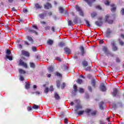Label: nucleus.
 Returning <instances> with one entry per match:
<instances>
[{"instance_id": "1", "label": "nucleus", "mask_w": 124, "mask_h": 124, "mask_svg": "<svg viewBox=\"0 0 124 124\" xmlns=\"http://www.w3.org/2000/svg\"><path fill=\"white\" fill-rule=\"evenodd\" d=\"M112 19V16L107 15L106 16L105 21L108 24H113V20Z\"/></svg>"}, {"instance_id": "2", "label": "nucleus", "mask_w": 124, "mask_h": 124, "mask_svg": "<svg viewBox=\"0 0 124 124\" xmlns=\"http://www.w3.org/2000/svg\"><path fill=\"white\" fill-rule=\"evenodd\" d=\"M76 9L77 11L78 12L79 15H80V16H82V17H84V12H83V11L82 10V9H81L80 7L77 6L76 7Z\"/></svg>"}, {"instance_id": "3", "label": "nucleus", "mask_w": 124, "mask_h": 124, "mask_svg": "<svg viewBox=\"0 0 124 124\" xmlns=\"http://www.w3.org/2000/svg\"><path fill=\"white\" fill-rule=\"evenodd\" d=\"M18 65L23 66L25 68H28V64H27V63L24 62L22 59L19 60Z\"/></svg>"}, {"instance_id": "4", "label": "nucleus", "mask_w": 124, "mask_h": 124, "mask_svg": "<svg viewBox=\"0 0 124 124\" xmlns=\"http://www.w3.org/2000/svg\"><path fill=\"white\" fill-rule=\"evenodd\" d=\"M52 4L49 2H46L44 5V8H45V9H50V8H52Z\"/></svg>"}, {"instance_id": "5", "label": "nucleus", "mask_w": 124, "mask_h": 124, "mask_svg": "<svg viewBox=\"0 0 124 124\" xmlns=\"http://www.w3.org/2000/svg\"><path fill=\"white\" fill-rule=\"evenodd\" d=\"M63 50L64 53H65V54H66L67 55H69V54L71 53V50H70V49H69V48L67 47H64Z\"/></svg>"}, {"instance_id": "6", "label": "nucleus", "mask_w": 124, "mask_h": 124, "mask_svg": "<svg viewBox=\"0 0 124 124\" xmlns=\"http://www.w3.org/2000/svg\"><path fill=\"white\" fill-rule=\"evenodd\" d=\"M100 89L102 91V92H106V87L104 83H102L100 86Z\"/></svg>"}, {"instance_id": "7", "label": "nucleus", "mask_w": 124, "mask_h": 124, "mask_svg": "<svg viewBox=\"0 0 124 124\" xmlns=\"http://www.w3.org/2000/svg\"><path fill=\"white\" fill-rule=\"evenodd\" d=\"M21 54L23 56H25V57H30V53L24 50H22L21 51Z\"/></svg>"}, {"instance_id": "8", "label": "nucleus", "mask_w": 124, "mask_h": 124, "mask_svg": "<svg viewBox=\"0 0 124 124\" xmlns=\"http://www.w3.org/2000/svg\"><path fill=\"white\" fill-rule=\"evenodd\" d=\"M110 7L111 8V11L112 12H115L116 11V10L117 9V7L116 6V5L114 4H110Z\"/></svg>"}, {"instance_id": "9", "label": "nucleus", "mask_w": 124, "mask_h": 124, "mask_svg": "<svg viewBox=\"0 0 124 124\" xmlns=\"http://www.w3.org/2000/svg\"><path fill=\"white\" fill-rule=\"evenodd\" d=\"M100 20L99 21H96L95 22V25H96V26H98V27H101V26H102V18H100Z\"/></svg>"}, {"instance_id": "10", "label": "nucleus", "mask_w": 124, "mask_h": 124, "mask_svg": "<svg viewBox=\"0 0 124 124\" xmlns=\"http://www.w3.org/2000/svg\"><path fill=\"white\" fill-rule=\"evenodd\" d=\"M84 1H86V2H87L88 4L90 5V6H92L93 2H94L95 0H84Z\"/></svg>"}, {"instance_id": "11", "label": "nucleus", "mask_w": 124, "mask_h": 124, "mask_svg": "<svg viewBox=\"0 0 124 124\" xmlns=\"http://www.w3.org/2000/svg\"><path fill=\"white\" fill-rule=\"evenodd\" d=\"M34 8H35V9H41V8H42V5L38 3H35Z\"/></svg>"}, {"instance_id": "12", "label": "nucleus", "mask_w": 124, "mask_h": 124, "mask_svg": "<svg viewBox=\"0 0 124 124\" xmlns=\"http://www.w3.org/2000/svg\"><path fill=\"white\" fill-rule=\"evenodd\" d=\"M74 91H72V93L74 94H76V93L77 92V85L76 84H75L73 86Z\"/></svg>"}, {"instance_id": "13", "label": "nucleus", "mask_w": 124, "mask_h": 124, "mask_svg": "<svg viewBox=\"0 0 124 124\" xmlns=\"http://www.w3.org/2000/svg\"><path fill=\"white\" fill-rule=\"evenodd\" d=\"M84 112L88 115V116H90V114L92 113V109L87 108L86 109Z\"/></svg>"}, {"instance_id": "14", "label": "nucleus", "mask_w": 124, "mask_h": 124, "mask_svg": "<svg viewBox=\"0 0 124 124\" xmlns=\"http://www.w3.org/2000/svg\"><path fill=\"white\" fill-rule=\"evenodd\" d=\"M103 51L104 52V53H105V54H109V51L106 46L103 47Z\"/></svg>"}, {"instance_id": "15", "label": "nucleus", "mask_w": 124, "mask_h": 124, "mask_svg": "<svg viewBox=\"0 0 124 124\" xmlns=\"http://www.w3.org/2000/svg\"><path fill=\"white\" fill-rule=\"evenodd\" d=\"M54 98L56 100H59V99H60L61 98L60 97V95H59V94H58V93H54Z\"/></svg>"}, {"instance_id": "16", "label": "nucleus", "mask_w": 124, "mask_h": 124, "mask_svg": "<svg viewBox=\"0 0 124 124\" xmlns=\"http://www.w3.org/2000/svg\"><path fill=\"white\" fill-rule=\"evenodd\" d=\"M63 72H66L68 71V67L66 65H64L63 66Z\"/></svg>"}, {"instance_id": "17", "label": "nucleus", "mask_w": 124, "mask_h": 124, "mask_svg": "<svg viewBox=\"0 0 124 124\" xmlns=\"http://www.w3.org/2000/svg\"><path fill=\"white\" fill-rule=\"evenodd\" d=\"M117 93H118V90L117 88H114L113 92L112 93V95L113 96H116V95H117Z\"/></svg>"}, {"instance_id": "18", "label": "nucleus", "mask_w": 124, "mask_h": 124, "mask_svg": "<svg viewBox=\"0 0 124 124\" xmlns=\"http://www.w3.org/2000/svg\"><path fill=\"white\" fill-rule=\"evenodd\" d=\"M82 65H83V67H86L88 66V65H89V63H88V62H87L86 61H83L82 62Z\"/></svg>"}, {"instance_id": "19", "label": "nucleus", "mask_w": 124, "mask_h": 124, "mask_svg": "<svg viewBox=\"0 0 124 124\" xmlns=\"http://www.w3.org/2000/svg\"><path fill=\"white\" fill-rule=\"evenodd\" d=\"M49 73H51L54 71V67L53 66H49L47 68Z\"/></svg>"}, {"instance_id": "20", "label": "nucleus", "mask_w": 124, "mask_h": 124, "mask_svg": "<svg viewBox=\"0 0 124 124\" xmlns=\"http://www.w3.org/2000/svg\"><path fill=\"white\" fill-rule=\"evenodd\" d=\"M27 38L28 40H29V41H30V42H31V43H33V39L30 36H27Z\"/></svg>"}, {"instance_id": "21", "label": "nucleus", "mask_w": 124, "mask_h": 124, "mask_svg": "<svg viewBox=\"0 0 124 124\" xmlns=\"http://www.w3.org/2000/svg\"><path fill=\"white\" fill-rule=\"evenodd\" d=\"M84 112H85V111L80 110V111H77L76 113H77V114H78V116H82V115H83Z\"/></svg>"}, {"instance_id": "22", "label": "nucleus", "mask_w": 124, "mask_h": 124, "mask_svg": "<svg viewBox=\"0 0 124 124\" xmlns=\"http://www.w3.org/2000/svg\"><path fill=\"white\" fill-rule=\"evenodd\" d=\"M80 50L81 52V55L84 56V54H85V50H84V47L80 46Z\"/></svg>"}, {"instance_id": "23", "label": "nucleus", "mask_w": 124, "mask_h": 124, "mask_svg": "<svg viewBox=\"0 0 124 124\" xmlns=\"http://www.w3.org/2000/svg\"><path fill=\"white\" fill-rule=\"evenodd\" d=\"M29 32H32V33H35L36 35H37V34H38V33L36 31L32 29H29Z\"/></svg>"}, {"instance_id": "24", "label": "nucleus", "mask_w": 124, "mask_h": 124, "mask_svg": "<svg viewBox=\"0 0 124 124\" xmlns=\"http://www.w3.org/2000/svg\"><path fill=\"white\" fill-rule=\"evenodd\" d=\"M32 108H33V109H34L35 110H37V109H40V106L34 104Z\"/></svg>"}, {"instance_id": "25", "label": "nucleus", "mask_w": 124, "mask_h": 124, "mask_svg": "<svg viewBox=\"0 0 124 124\" xmlns=\"http://www.w3.org/2000/svg\"><path fill=\"white\" fill-rule=\"evenodd\" d=\"M30 87H31V84H30V82H26L25 89L28 90L30 89Z\"/></svg>"}, {"instance_id": "26", "label": "nucleus", "mask_w": 124, "mask_h": 124, "mask_svg": "<svg viewBox=\"0 0 124 124\" xmlns=\"http://www.w3.org/2000/svg\"><path fill=\"white\" fill-rule=\"evenodd\" d=\"M18 71H19L20 74H26V71H25L22 69H19Z\"/></svg>"}, {"instance_id": "27", "label": "nucleus", "mask_w": 124, "mask_h": 124, "mask_svg": "<svg viewBox=\"0 0 124 124\" xmlns=\"http://www.w3.org/2000/svg\"><path fill=\"white\" fill-rule=\"evenodd\" d=\"M103 104H104L103 102H101L99 104V108L101 110H103Z\"/></svg>"}, {"instance_id": "28", "label": "nucleus", "mask_w": 124, "mask_h": 124, "mask_svg": "<svg viewBox=\"0 0 124 124\" xmlns=\"http://www.w3.org/2000/svg\"><path fill=\"white\" fill-rule=\"evenodd\" d=\"M53 43H54V41L52 40H49L47 41V44L48 45H52Z\"/></svg>"}, {"instance_id": "29", "label": "nucleus", "mask_w": 124, "mask_h": 124, "mask_svg": "<svg viewBox=\"0 0 124 124\" xmlns=\"http://www.w3.org/2000/svg\"><path fill=\"white\" fill-rule=\"evenodd\" d=\"M77 109H76V111L77 112V110H79V109H82V106L80 105H78L76 107Z\"/></svg>"}, {"instance_id": "30", "label": "nucleus", "mask_w": 124, "mask_h": 124, "mask_svg": "<svg viewBox=\"0 0 124 124\" xmlns=\"http://www.w3.org/2000/svg\"><path fill=\"white\" fill-rule=\"evenodd\" d=\"M10 54H11V51L9 49H7L6 56H10Z\"/></svg>"}, {"instance_id": "31", "label": "nucleus", "mask_w": 124, "mask_h": 124, "mask_svg": "<svg viewBox=\"0 0 124 124\" xmlns=\"http://www.w3.org/2000/svg\"><path fill=\"white\" fill-rule=\"evenodd\" d=\"M30 67L32 68H34L35 67V65L34 64V63L33 62H30Z\"/></svg>"}, {"instance_id": "32", "label": "nucleus", "mask_w": 124, "mask_h": 124, "mask_svg": "<svg viewBox=\"0 0 124 124\" xmlns=\"http://www.w3.org/2000/svg\"><path fill=\"white\" fill-rule=\"evenodd\" d=\"M56 84L57 87L60 88V87H61V81H60V80H57L56 81Z\"/></svg>"}, {"instance_id": "33", "label": "nucleus", "mask_w": 124, "mask_h": 124, "mask_svg": "<svg viewBox=\"0 0 124 124\" xmlns=\"http://www.w3.org/2000/svg\"><path fill=\"white\" fill-rule=\"evenodd\" d=\"M91 84L93 87H95V80H92Z\"/></svg>"}, {"instance_id": "34", "label": "nucleus", "mask_w": 124, "mask_h": 124, "mask_svg": "<svg viewBox=\"0 0 124 124\" xmlns=\"http://www.w3.org/2000/svg\"><path fill=\"white\" fill-rule=\"evenodd\" d=\"M39 16L40 19H44V18L45 17V16H44V15H43L42 14L39 15Z\"/></svg>"}, {"instance_id": "35", "label": "nucleus", "mask_w": 124, "mask_h": 124, "mask_svg": "<svg viewBox=\"0 0 124 124\" xmlns=\"http://www.w3.org/2000/svg\"><path fill=\"white\" fill-rule=\"evenodd\" d=\"M113 51H118V47L116 46H112Z\"/></svg>"}, {"instance_id": "36", "label": "nucleus", "mask_w": 124, "mask_h": 124, "mask_svg": "<svg viewBox=\"0 0 124 124\" xmlns=\"http://www.w3.org/2000/svg\"><path fill=\"white\" fill-rule=\"evenodd\" d=\"M5 57H6V59H8V60H9V61H12V60H13V59L12 58V56H9L6 55Z\"/></svg>"}, {"instance_id": "37", "label": "nucleus", "mask_w": 124, "mask_h": 124, "mask_svg": "<svg viewBox=\"0 0 124 124\" xmlns=\"http://www.w3.org/2000/svg\"><path fill=\"white\" fill-rule=\"evenodd\" d=\"M55 75L57 76L58 77H62V75L60 73L56 72L55 73Z\"/></svg>"}, {"instance_id": "38", "label": "nucleus", "mask_w": 124, "mask_h": 124, "mask_svg": "<svg viewBox=\"0 0 124 124\" xmlns=\"http://www.w3.org/2000/svg\"><path fill=\"white\" fill-rule=\"evenodd\" d=\"M68 26H72L73 25V22L71 20L68 21Z\"/></svg>"}, {"instance_id": "39", "label": "nucleus", "mask_w": 124, "mask_h": 124, "mask_svg": "<svg viewBox=\"0 0 124 124\" xmlns=\"http://www.w3.org/2000/svg\"><path fill=\"white\" fill-rule=\"evenodd\" d=\"M85 21L86 23V25L87 27H91V25L90 24V22L88 21L87 19H85Z\"/></svg>"}, {"instance_id": "40", "label": "nucleus", "mask_w": 124, "mask_h": 124, "mask_svg": "<svg viewBox=\"0 0 124 124\" xmlns=\"http://www.w3.org/2000/svg\"><path fill=\"white\" fill-rule=\"evenodd\" d=\"M111 32H112V31H111V30L110 29H108L107 36H108V35H109V34H110V33H111Z\"/></svg>"}, {"instance_id": "41", "label": "nucleus", "mask_w": 124, "mask_h": 124, "mask_svg": "<svg viewBox=\"0 0 124 124\" xmlns=\"http://www.w3.org/2000/svg\"><path fill=\"white\" fill-rule=\"evenodd\" d=\"M51 27H50V26H46V27H45V31H49V30H50Z\"/></svg>"}, {"instance_id": "42", "label": "nucleus", "mask_w": 124, "mask_h": 124, "mask_svg": "<svg viewBox=\"0 0 124 124\" xmlns=\"http://www.w3.org/2000/svg\"><path fill=\"white\" fill-rule=\"evenodd\" d=\"M27 110L29 111H31V110H32V108L31 107V106H30L27 107Z\"/></svg>"}, {"instance_id": "43", "label": "nucleus", "mask_w": 124, "mask_h": 124, "mask_svg": "<svg viewBox=\"0 0 124 124\" xmlns=\"http://www.w3.org/2000/svg\"><path fill=\"white\" fill-rule=\"evenodd\" d=\"M111 44L112 46H116V42L115 41H111Z\"/></svg>"}, {"instance_id": "44", "label": "nucleus", "mask_w": 124, "mask_h": 124, "mask_svg": "<svg viewBox=\"0 0 124 124\" xmlns=\"http://www.w3.org/2000/svg\"><path fill=\"white\" fill-rule=\"evenodd\" d=\"M96 15L97 14L96 13H93L92 14H91V16L92 17V18H94V17H95Z\"/></svg>"}, {"instance_id": "45", "label": "nucleus", "mask_w": 124, "mask_h": 124, "mask_svg": "<svg viewBox=\"0 0 124 124\" xmlns=\"http://www.w3.org/2000/svg\"><path fill=\"white\" fill-rule=\"evenodd\" d=\"M119 41V43L121 46H123L124 43L123 42V41L121 40L120 39L118 40Z\"/></svg>"}, {"instance_id": "46", "label": "nucleus", "mask_w": 124, "mask_h": 124, "mask_svg": "<svg viewBox=\"0 0 124 124\" xmlns=\"http://www.w3.org/2000/svg\"><path fill=\"white\" fill-rule=\"evenodd\" d=\"M64 124H68V119H67V118H65L64 119Z\"/></svg>"}, {"instance_id": "47", "label": "nucleus", "mask_w": 124, "mask_h": 124, "mask_svg": "<svg viewBox=\"0 0 124 124\" xmlns=\"http://www.w3.org/2000/svg\"><path fill=\"white\" fill-rule=\"evenodd\" d=\"M105 5L108 6L110 4V3L109 2V1L108 0H107L105 2Z\"/></svg>"}, {"instance_id": "48", "label": "nucleus", "mask_w": 124, "mask_h": 124, "mask_svg": "<svg viewBox=\"0 0 124 124\" xmlns=\"http://www.w3.org/2000/svg\"><path fill=\"white\" fill-rule=\"evenodd\" d=\"M84 69L85 70H86V71H88L89 70H91V66H88L87 67H84Z\"/></svg>"}, {"instance_id": "49", "label": "nucleus", "mask_w": 124, "mask_h": 124, "mask_svg": "<svg viewBox=\"0 0 124 124\" xmlns=\"http://www.w3.org/2000/svg\"><path fill=\"white\" fill-rule=\"evenodd\" d=\"M91 115H92V116H95V115H96V111L94 110L92 112Z\"/></svg>"}, {"instance_id": "50", "label": "nucleus", "mask_w": 124, "mask_h": 124, "mask_svg": "<svg viewBox=\"0 0 124 124\" xmlns=\"http://www.w3.org/2000/svg\"><path fill=\"white\" fill-rule=\"evenodd\" d=\"M77 83H78V84H82V82H83V81L82 80V79H78L77 81Z\"/></svg>"}, {"instance_id": "51", "label": "nucleus", "mask_w": 124, "mask_h": 124, "mask_svg": "<svg viewBox=\"0 0 124 124\" xmlns=\"http://www.w3.org/2000/svg\"><path fill=\"white\" fill-rule=\"evenodd\" d=\"M79 92L80 93H84V89L83 88H79Z\"/></svg>"}, {"instance_id": "52", "label": "nucleus", "mask_w": 124, "mask_h": 124, "mask_svg": "<svg viewBox=\"0 0 124 124\" xmlns=\"http://www.w3.org/2000/svg\"><path fill=\"white\" fill-rule=\"evenodd\" d=\"M74 23H78V18L75 17L74 19Z\"/></svg>"}, {"instance_id": "53", "label": "nucleus", "mask_w": 124, "mask_h": 124, "mask_svg": "<svg viewBox=\"0 0 124 124\" xmlns=\"http://www.w3.org/2000/svg\"><path fill=\"white\" fill-rule=\"evenodd\" d=\"M45 93H49V88H46L45 89Z\"/></svg>"}, {"instance_id": "54", "label": "nucleus", "mask_w": 124, "mask_h": 124, "mask_svg": "<svg viewBox=\"0 0 124 124\" xmlns=\"http://www.w3.org/2000/svg\"><path fill=\"white\" fill-rule=\"evenodd\" d=\"M23 13H28V9H26V8H24L23 9Z\"/></svg>"}, {"instance_id": "55", "label": "nucleus", "mask_w": 124, "mask_h": 124, "mask_svg": "<svg viewBox=\"0 0 124 124\" xmlns=\"http://www.w3.org/2000/svg\"><path fill=\"white\" fill-rule=\"evenodd\" d=\"M116 62H121V60L119 58H116Z\"/></svg>"}, {"instance_id": "56", "label": "nucleus", "mask_w": 124, "mask_h": 124, "mask_svg": "<svg viewBox=\"0 0 124 124\" xmlns=\"http://www.w3.org/2000/svg\"><path fill=\"white\" fill-rule=\"evenodd\" d=\"M32 50L33 52H36V47L35 46H32Z\"/></svg>"}, {"instance_id": "57", "label": "nucleus", "mask_w": 124, "mask_h": 124, "mask_svg": "<svg viewBox=\"0 0 124 124\" xmlns=\"http://www.w3.org/2000/svg\"><path fill=\"white\" fill-rule=\"evenodd\" d=\"M63 13H64L65 15H67L68 13L66 11V10H64L63 9H62Z\"/></svg>"}, {"instance_id": "58", "label": "nucleus", "mask_w": 124, "mask_h": 124, "mask_svg": "<svg viewBox=\"0 0 124 124\" xmlns=\"http://www.w3.org/2000/svg\"><path fill=\"white\" fill-rule=\"evenodd\" d=\"M121 14L122 15H124V8H122L121 11Z\"/></svg>"}, {"instance_id": "59", "label": "nucleus", "mask_w": 124, "mask_h": 124, "mask_svg": "<svg viewBox=\"0 0 124 124\" xmlns=\"http://www.w3.org/2000/svg\"><path fill=\"white\" fill-rule=\"evenodd\" d=\"M24 77H23L22 76H20V81H24Z\"/></svg>"}, {"instance_id": "60", "label": "nucleus", "mask_w": 124, "mask_h": 124, "mask_svg": "<svg viewBox=\"0 0 124 124\" xmlns=\"http://www.w3.org/2000/svg\"><path fill=\"white\" fill-rule=\"evenodd\" d=\"M40 23L42 24V25H46V22L44 21H41Z\"/></svg>"}, {"instance_id": "61", "label": "nucleus", "mask_w": 124, "mask_h": 124, "mask_svg": "<svg viewBox=\"0 0 124 124\" xmlns=\"http://www.w3.org/2000/svg\"><path fill=\"white\" fill-rule=\"evenodd\" d=\"M32 28H33L35 30H38V27H37L36 25H32Z\"/></svg>"}, {"instance_id": "62", "label": "nucleus", "mask_w": 124, "mask_h": 124, "mask_svg": "<svg viewBox=\"0 0 124 124\" xmlns=\"http://www.w3.org/2000/svg\"><path fill=\"white\" fill-rule=\"evenodd\" d=\"M66 45V41L65 40L63 41L62 46H65Z\"/></svg>"}, {"instance_id": "63", "label": "nucleus", "mask_w": 124, "mask_h": 124, "mask_svg": "<svg viewBox=\"0 0 124 124\" xmlns=\"http://www.w3.org/2000/svg\"><path fill=\"white\" fill-rule=\"evenodd\" d=\"M58 124H62V120H61V119H59V120L58 121Z\"/></svg>"}, {"instance_id": "64", "label": "nucleus", "mask_w": 124, "mask_h": 124, "mask_svg": "<svg viewBox=\"0 0 124 124\" xmlns=\"http://www.w3.org/2000/svg\"><path fill=\"white\" fill-rule=\"evenodd\" d=\"M59 11L60 13H62V7L59 8Z\"/></svg>"}]
</instances>
